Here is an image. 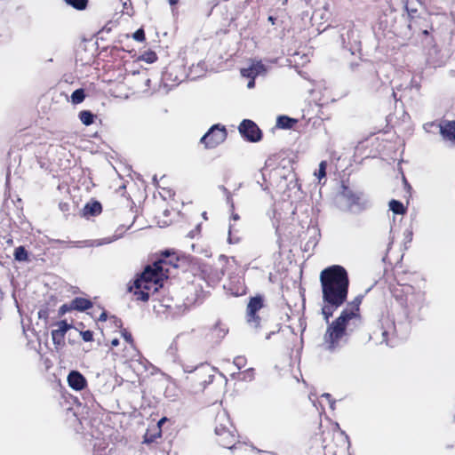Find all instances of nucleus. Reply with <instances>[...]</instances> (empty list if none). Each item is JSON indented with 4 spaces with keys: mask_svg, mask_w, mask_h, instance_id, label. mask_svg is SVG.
Returning a JSON list of instances; mask_svg holds the SVG:
<instances>
[{
    "mask_svg": "<svg viewBox=\"0 0 455 455\" xmlns=\"http://www.w3.org/2000/svg\"><path fill=\"white\" fill-rule=\"evenodd\" d=\"M74 310L71 302L69 304H63L59 308V315L62 316L68 312Z\"/></svg>",
    "mask_w": 455,
    "mask_h": 455,
    "instance_id": "34",
    "label": "nucleus"
},
{
    "mask_svg": "<svg viewBox=\"0 0 455 455\" xmlns=\"http://www.w3.org/2000/svg\"><path fill=\"white\" fill-rule=\"evenodd\" d=\"M80 335L83 339L84 341L85 342H91L93 340V331H90V330H87V331H83L80 332Z\"/></svg>",
    "mask_w": 455,
    "mask_h": 455,
    "instance_id": "33",
    "label": "nucleus"
},
{
    "mask_svg": "<svg viewBox=\"0 0 455 455\" xmlns=\"http://www.w3.org/2000/svg\"><path fill=\"white\" fill-rule=\"evenodd\" d=\"M79 120L86 126H89L94 123L96 116L90 110H82L78 114Z\"/></svg>",
    "mask_w": 455,
    "mask_h": 455,
    "instance_id": "23",
    "label": "nucleus"
},
{
    "mask_svg": "<svg viewBox=\"0 0 455 455\" xmlns=\"http://www.w3.org/2000/svg\"><path fill=\"white\" fill-rule=\"evenodd\" d=\"M14 258L19 261H26L28 260V251L23 246H19L14 251Z\"/></svg>",
    "mask_w": 455,
    "mask_h": 455,
    "instance_id": "29",
    "label": "nucleus"
},
{
    "mask_svg": "<svg viewBox=\"0 0 455 455\" xmlns=\"http://www.w3.org/2000/svg\"><path fill=\"white\" fill-rule=\"evenodd\" d=\"M188 291L191 292V291H194L195 292V296L194 297H191L189 298L188 296V300L190 302V303H197V302H202V300L204 299V292L202 289V287H200L199 285H196V283H192L188 287Z\"/></svg>",
    "mask_w": 455,
    "mask_h": 455,
    "instance_id": "20",
    "label": "nucleus"
},
{
    "mask_svg": "<svg viewBox=\"0 0 455 455\" xmlns=\"http://www.w3.org/2000/svg\"><path fill=\"white\" fill-rule=\"evenodd\" d=\"M121 356H122L123 358H125V359L127 358V355H122Z\"/></svg>",
    "mask_w": 455,
    "mask_h": 455,
    "instance_id": "45",
    "label": "nucleus"
},
{
    "mask_svg": "<svg viewBox=\"0 0 455 455\" xmlns=\"http://www.w3.org/2000/svg\"><path fill=\"white\" fill-rule=\"evenodd\" d=\"M68 5L73 8L82 11L86 9L88 4V0H64Z\"/></svg>",
    "mask_w": 455,
    "mask_h": 455,
    "instance_id": "26",
    "label": "nucleus"
},
{
    "mask_svg": "<svg viewBox=\"0 0 455 455\" xmlns=\"http://www.w3.org/2000/svg\"><path fill=\"white\" fill-rule=\"evenodd\" d=\"M389 208L395 214L403 215L406 212V208L404 207L403 203L395 199L389 202Z\"/></svg>",
    "mask_w": 455,
    "mask_h": 455,
    "instance_id": "24",
    "label": "nucleus"
},
{
    "mask_svg": "<svg viewBox=\"0 0 455 455\" xmlns=\"http://www.w3.org/2000/svg\"><path fill=\"white\" fill-rule=\"evenodd\" d=\"M71 304L74 310L80 312L90 309L93 305L90 299L82 297H76L71 300Z\"/></svg>",
    "mask_w": 455,
    "mask_h": 455,
    "instance_id": "19",
    "label": "nucleus"
},
{
    "mask_svg": "<svg viewBox=\"0 0 455 455\" xmlns=\"http://www.w3.org/2000/svg\"><path fill=\"white\" fill-rule=\"evenodd\" d=\"M254 86V79H251L249 83H248V87L249 88H252Z\"/></svg>",
    "mask_w": 455,
    "mask_h": 455,
    "instance_id": "43",
    "label": "nucleus"
},
{
    "mask_svg": "<svg viewBox=\"0 0 455 455\" xmlns=\"http://www.w3.org/2000/svg\"><path fill=\"white\" fill-rule=\"evenodd\" d=\"M119 343H120V342H119V339H113L110 341V350L112 351V354H113L114 355H116V356H118L119 355H118V353H117V352L113 351V349H114V347H117V346L119 345Z\"/></svg>",
    "mask_w": 455,
    "mask_h": 455,
    "instance_id": "36",
    "label": "nucleus"
},
{
    "mask_svg": "<svg viewBox=\"0 0 455 455\" xmlns=\"http://www.w3.org/2000/svg\"><path fill=\"white\" fill-rule=\"evenodd\" d=\"M38 316H39V318L47 319L48 318V311H47V309H41V310H39Z\"/></svg>",
    "mask_w": 455,
    "mask_h": 455,
    "instance_id": "38",
    "label": "nucleus"
},
{
    "mask_svg": "<svg viewBox=\"0 0 455 455\" xmlns=\"http://www.w3.org/2000/svg\"><path fill=\"white\" fill-rule=\"evenodd\" d=\"M68 386L76 391L84 389L87 386V380L84 376L77 371H72L68 375Z\"/></svg>",
    "mask_w": 455,
    "mask_h": 455,
    "instance_id": "13",
    "label": "nucleus"
},
{
    "mask_svg": "<svg viewBox=\"0 0 455 455\" xmlns=\"http://www.w3.org/2000/svg\"><path fill=\"white\" fill-rule=\"evenodd\" d=\"M162 437V429H160L159 426H154L153 427H149L147 429L143 436V440L145 443H152L156 442L157 439Z\"/></svg>",
    "mask_w": 455,
    "mask_h": 455,
    "instance_id": "18",
    "label": "nucleus"
},
{
    "mask_svg": "<svg viewBox=\"0 0 455 455\" xmlns=\"http://www.w3.org/2000/svg\"><path fill=\"white\" fill-rule=\"evenodd\" d=\"M216 443L226 449H233L239 443L238 435L225 413L218 414L215 419Z\"/></svg>",
    "mask_w": 455,
    "mask_h": 455,
    "instance_id": "5",
    "label": "nucleus"
},
{
    "mask_svg": "<svg viewBox=\"0 0 455 455\" xmlns=\"http://www.w3.org/2000/svg\"><path fill=\"white\" fill-rule=\"evenodd\" d=\"M405 8H406V11H407V13H408V16H409V20H412L417 19V18L421 16L418 12L417 9L409 7L408 4H406Z\"/></svg>",
    "mask_w": 455,
    "mask_h": 455,
    "instance_id": "31",
    "label": "nucleus"
},
{
    "mask_svg": "<svg viewBox=\"0 0 455 455\" xmlns=\"http://www.w3.org/2000/svg\"><path fill=\"white\" fill-rule=\"evenodd\" d=\"M326 168H327V162L322 161L319 164L318 172L315 173V175L317 176L319 180H321L323 178H324L326 176Z\"/></svg>",
    "mask_w": 455,
    "mask_h": 455,
    "instance_id": "30",
    "label": "nucleus"
},
{
    "mask_svg": "<svg viewBox=\"0 0 455 455\" xmlns=\"http://www.w3.org/2000/svg\"><path fill=\"white\" fill-rule=\"evenodd\" d=\"M320 283L323 302L321 314L328 323L323 335V346L326 350L333 352L339 347L341 339L361 324V299L356 298L348 303L340 315L331 323H329L334 312L347 299L349 287L348 274L344 267L332 265L321 271Z\"/></svg>",
    "mask_w": 455,
    "mask_h": 455,
    "instance_id": "1",
    "label": "nucleus"
},
{
    "mask_svg": "<svg viewBox=\"0 0 455 455\" xmlns=\"http://www.w3.org/2000/svg\"><path fill=\"white\" fill-rule=\"evenodd\" d=\"M340 194L342 197L347 201L349 206L359 205L361 204L362 194L354 191L345 184L341 186Z\"/></svg>",
    "mask_w": 455,
    "mask_h": 455,
    "instance_id": "14",
    "label": "nucleus"
},
{
    "mask_svg": "<svg viewBox=\"0 0 455 455\" xmlns=\"http://www.w3.org/2000/svg\"><path fill=\"white\" fill-rule=\"evenodd\" d=\"M108 319V314H107V311L106 310H102L101 314L100 315V316L98 317V321L99 322H106Z\"/></svg>",
    "mask_w": 455,
    "mask_h": 455,
    "instance_id": "37",
    "label": "nucleus"
},
{
    "mask_svg": "<svg viewBox=\"0 0 455 455\" xmlns=\"http://www.w3.org/2000/svg\"><path fill=\"white\" fill-rule=\"evenodd\" d=\"M120 332L124 340L129 345V348L135 349L136 345L132 333L128 331L125 328H122Z\"/></svg>",
    "mask_w": 455,
    "mask_h": 455,
    "instance_id": "28",
    "label": "nucleus"
},
{
    "mask_svg": "<svg viewBox=\"0 0 455 455\" xmlns=\"http://www.w3.org/2000/svg\"><path fill=\"white\" fill-rule=\"evenodd\" d=\"M395 326L394 323L390 321L380 322L374 327L370 339L376 344L390 346L392 338L395 336Z\"/></svg>",
    "mask_w": 455,
    "mask_h": 455,
    "instance_id": "6",
    "label": "nucleus"
},
{
    "mask_svg": "<svg viewBox=\"0 0 455 455\" xmlns=\"http://www.w3.org/2000/svg\"><path fill=\"white\" fill-rule=\"evenodd\" d=\"M164 263V260H158L147 266L132 284L129 285L128 291L133 294L136 300L147 302L150 294L156 293L163 286L164 279L167 278L163 269Z\"/></svg>",
    "mask_w": 455,
    "mask_h": 455,
    "instance_id": "2",
    "label": "nucleus"
},
{
    "mask_svg": "<svg viewBox=\"0 0 455 455\" xmlns=\"http://www.w3.org/2000/svg\"><path fill=\"white\" fill-rule=\"evenodd\" d=\"M263 68V65L260 62H257L247 68H242L241 74L244 77L254 79Z\"/></svg>",
    "mask_w": 455,
    "mask_h": 455,
    "instance_id": "21",
    "label": "nucleus"
},
{
    "mask_svg": "<svg viewBox=\"0 0 455 455\" xmlns=\"http://www.w3.org/2000/svg\"><path fill=\"white\" fill-rule=\"evenodd\" d=\"M216 378V370L209 364H201L196 367L186 377L187 387L193 393L204 392L213 383Z\"/></svg>",
    "mask_w": 455,
    "mask_h": 455,
    "instance_id": "3",
    "label": "nucleus"
},
{
    "mask_svg": "<svg viewBox=\"0 0 455 455\" xmlns=\"http://www.w3.org/2000/svg\"><path fill=\"white\" fill-rule=\"evenodd\" d=\"M228 132L225 126L218 124L212 125L201 138L200 141L205 148H215L226 140Z\"/></svg>",
    "mask_w": 455,
    "mask_h": 455,
    "instance_id": "7",
    "label": "nucleus"
},
{
    "mask_svg": "<svg viewBox=\"0 0 455 455\" xmlns=\"http://www.w3.org/2000/svg\"><path fill=\"white\" fill-rule=\"evenodd\" d=\"M157 59V54L154 51H147L140 57V60L149 64L156 62Z\"/></svg>",
    "mask_w": 455,
    "mask_h": 455,
    "instance_id": "27",
    "label": "nucleus"
},
{
    "mask_svg": "<svg viewBox=\"0 0 455 455\" xmlns=\"http://www.w3.org/2000/svg\"><path fill=\"white\" fill-rule=\"evenodd\" d=\"M234 363L238 369H242L246 364V358L244 356H236L234 359Z\"/></svg>",
    "mask_w": 455,
    "mask_h": 455,
    "instance_id": "35",
    "label": "nucleus"
},
{
    "mask_svg": "<svg viewBox=\"0 0 455 455\" xmlns=\"http://www.w3.org/2000/svg\"><path fill=\"white\" fill-rule=\"evenodd\" d=\"M60 208L61 211H68V204L67 203H60Z\"/></svg>",
    "mask_w": 455,
    "mask_h": 455,
    "instance_id": "40",
    "label": "nucleus"
},
{
    "mask_svg": "<svg viewBox=\"0 0 455 455\" xmlns=\"http://www.w3.org/2000/svg\"><path fill=\"white\" fill-rule=\"evenodd\" d=\"M268 20H269L272 24H275V19L274 17H272V16H269V17H268Z\"/></svg>",
    "mask_w": 455,
    "mask_h": 455,
    "instance_id": "44",
    "label": "nucleus"
},
{
    "mask_svg": "<svg viewBox=\"0 0 455 455\" xmlns=\"http://www.w3.org/2000/svg\"><path fill=\"white\" fill-rule=\"evenodd\" d=\"M224 190L228 192L227 200H228V203L230 204V212H231L230 219H231V220L234 221V223L229 224V231L228 232H229V236H230L233 232L238 231V229L236 228V226H235V222L240 220V216L238 213L235 212V204H234L231 194L225 188H224Z\"/></svg>",
    "mask_w": 455,
    "mask_h": 455,
    "instance_id": "17",
    "label": "nucleus"
},
{
    "mask_svg": "<svg viewBox=\"0 0 455 455\" xmlns=\"http://www.w3.org/2000/svg\"><path fill=\"white\" fill-rule=\"evenodd\" d=\"M56 325L58 326V329L52 331V339L55 349L60 351L66 346V334L68 331L72 328V325L68 323L66 320L58 322Z\"/></svg>",
    "mask_w": 455,
    "mask_h": 455,
    "instance_id": "11",
    "label": "nucleus"
},
{
    "mask_svg": "<svg viewBox=\"0 0 455 455\" xmlns=\"http://www.w3.org/2000/svg\"><path fill=\"white\" fill-rule=\"evenodd\" d=\"M180 0H168V3L170 4V5H175L178 4Z\"/></svg>",
    "mask_w": 455,
    "mask_h": 455,
    "instance_id": "42",
    "label": "nucleus"
},
{
    "mask_svg": "<svg viewBox=\"0 0 455 455\" xmlns=\"http://www.w3.org/2000/svg\"><path fill=\"white\" fill-rule=\"evenodd\" d=\"M238 131L243 140L249 142H258L262 139V131L258 124L251 119H243Z\"/></svg>",
    "mask_w": 455,
    "mask_h": 455,
    "instance_id": "8",
    "label": "nucleus"
},
{
    "mask_svg": "<svg viewBox=\"0 0 455 455\" xmlns=\"http://www.w3.org/2000/svg\"><path fill=\"white\" fill-rule=\"evenodd\" d=\"M228 332L227 326L220 321H218L204 334V341L207 345L213 347L219 345Z\"/></svg>",
    "mask_w": 455,
    "mask_h": 455,
    "instance_id": "10",
    "label": "nucleus"
},
{
    "mask_svg": "<svg viewBox=\"0 0 455 455\" xmlns=\"http://www.w3.org/2000/svg\"><path fill=\"white\" fill-rule=\"evenodd\" d=\"M390 291L394 299L403 308L420 307L425 300V293L416 291L412 285L408 283L393 284Z\"/></svg>",
    "mask_w": 455,
    "mask_h": 455,
    "instance_id": "4",
    "label": "nucleus"
},
{
    "mask_svg": "<svg viewBox=\"0 0 455 455\" xmlns=\"http://www.w3.org/2000/svg\"><path fill=\"white\" fill-rule=\"evenodd\" d=\"M84 99L85 92L82 88L74 91L71 94V101L75 105L82 103L84 100Z\"/></svg>",
    "mask_w": 455,
    "mask_h": 455,
    "instance_id": "25",
    "label": "nucleus"
},
{
    "mask_svg": "<svg viewBox=\"0 0 455 455\" xmlns=\"http://www.w3.org/2000/svg\"><path fill=\"white\" fill-rule=\"evenodd\" d=\"M111 318L114 319V322L116 323V326L122 328L123 327V322L121 319L117 318L116 316L113 315L111 316Z\"/></svg>",
    "mask_w": 455,
    "mask_h": 455,
    "instance_id": "39",
    "label": "nucleus"
},
{
    "mask_svg": "<svg viewBox=\"0 0 455 455\" xmlns=\"http://www.w3.org/2000/svg\"><path fill=\"white\" fill-rule=\"evenodd\" d=\"M264 307V299L261 295L250 298L246 307V320L249 324L255 328L260 325V317L258 312Z\"/></svg>",
    "mask_w": 455,
    "mask_h": 455,
    "instance_id": "9",
    "label": "nucleus"
},
{
    "mask_svg": "<svg viewBox=\"0 0 455 455\" xmlns=\"http://www.w3.org/2000/svg\"><path fill=\"white\" fill-rule=\"evenodd\" d=\"M167 420L166 418H162L156 426H159L160 428L162 427V424H164Z\"/></svg>",
    "mask_w": 455,
    "mask_h": 455,
    "instance_id": "41",
    "label": "nucleus"
},
{
    "mask_svg": "<svg viewBox=\"0 0 455 455\" xmlns=\"http://www.w3.org/2000/svg\"><path fill=\"white\" fill-rule=\"evenodd\" d=\"M101 212L102 205L99 201L96 200L88 202L83 208V216L86 218L98 216Z\"/></svg>",
    "mask_w": 455,
    "mask_h": 455,
    "instance_id": "16",
    "label": "nucleus"
},
{
    "mask_svg": "<svg viewBox=\"0 0 455 455\" xmlns=\"http://www.w3.org/2000/svg\"><path fill=\"white\" fill-rule=\"evenodd\" d=\"M439 126L440 134L444 140L455 141V120L443 121Z\"/></svg>",
    "mask_w": 455,
    "mask_h": 455,
    "instance_id": "15",
    "label": "nucleus"
},
{
    "mask_svg": "<svg viewBox=\"0 0 455 455\" xmlns=\"http://www.w3.org/2000/svg\"><path fill=\"white\" fill-rule=\"evenodd\" d=\"M297 124V120L287 116H280L277 118L276 125L282 129H291Z\"/></svg>",
    "mask_w": 455,
    "mask_h": 455,
    "instance_id": "22",
    "label": "nucleus"
},
{
    "mask_svg": "<svg viewBox=\"0 0 455 455\" xmlns=\"http://www.w3.org/2000/svg\"><path fill=\"white\" fill-rule=\"evenodd\" d=\"M408 27L413 32H420L424 36H428L429 30H433V25L428 15H421L417 19L409 20Z\"/></svg>",
    "mask_w": 455,
    "mask_h": 455,
    "instance_id": "12",
    "label": "nucleus"
},
{
    "mask_svg": "<svg viewBox=\"0 0 455 455\" xmlns=\"http://www.w3.org/2000/svg\"><path fill=\"white\" fill-rule=\"evenodd\" d=\"M132 37L135 41H138V42H144L146 40V36H145V31L143 28H139L138 30H136L133 35H132Z\"/></svg>",
    "mask_w": 455,
    "mask_h": 455,
    "instance_id": "32",
    "label": "nucleus"
}]
</instances>
